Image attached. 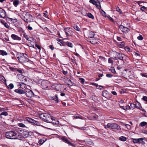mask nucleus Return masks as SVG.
Masks as SVG:
<instances>
[{"label":"nucleus","mask_w":147,"mask_h":147,"mask_svg":"<svg viewBox=\"0 0 147 147\" xmlns=\"http://www.w3.org/2000/svg\"><path fill=\"white\" fill-rule=\"evenodd\" d=\"M17 125L19 127H25L26 126L24 124L22 123H19L17 124Z\"/></svg>","instance_id":"obj_28"},{"label":"nucleus","mask_w":147,"mask_h":147,"mask_svg":"<svg viewBox=\"0 0 147 147\" xmlns=\"http://www.w3.org/2000/svg\"><path fill=\"white\" fill-rule=\"evenodd\" d=\"M6 16L5 11L1 8H0V17L4 18Z\"/></svg>","instance_id":"obj_15"},{"label":"nucleus","mask_w":147,"mask_h":147,"mask_svg":"<svg viewBox=\"0 0 147 147\" xmlns=\"http://www.w3.org/2000/svg\"><path fill=\"white\" fill-rule=\"evenodd\" d=\"M27 28L28 29L30 30H31L32 29V27L29 26H28L27 27Z\"/></svg>","instance_id":"obj_55"},{"label":"nucleus","mask_w":147,"mask_h":147,"mask_svg":"<svg viewBox=\"0 0 147 147\" xmlns=\"http://www.w3.org/2000/svg\"><path fill=\"white\" fill-rule=\"evenodd\" d=\"M146 9V7L143 6L141 7L140 9L142 11H144Z\"/></svg>","instance_id":"obj_50"},{"label":"nucleus","mask_w":147,"mask_h":147,"mask_svg":"<svg viewBox=\"0 0 147 147\" xmlns=\"http://www.w3.org/2000/svg\"><path fill=\"white\" fill-rule=\"evenodd\" d=\"M0 55L3 56L7 55V53L4 51L0 50Z\"/></svg>","instance_id":"obj_22"},{"label":"nucleus","mask_w":147,"mask_h":147,"mask_svg":"<svg viewBox=\"0 0 147 147\" xmlns=\"http://www.w3.org/2000/svg\"><path fill=\"white\" fill-rule=\"evenodd\" d=\"M8 87L9 88L12 89L14 87V86L11 83L9 85Z\"/></svg>","instance_id":"obj_38"},{"label":"nucleus","mask_w":147,"mask_h":147,"mask_svg":"<svg viewBox=\"0 0 147 147\" xmlns=\"http://www.w3.org/2000/svg\"><path fill=\"white\" fill-rule=\"evenodd\" d=\"M125 49L126 51H129L130 49L129 47H126L124 48Z\"/></svg>","instance_id":"obj_48"},{"label":"nucleus","mask_w":147,"mask_h":147,"mask_svg":"<svg viewBox=\"0 0 147 147\" xmlns=\"http://www.w3.org/2000/svg\"><path fill=\"white\" fill-rule=\"evenodd\" d=\"M144 140V138H143L133 139V142L134 143H140L143 142Z\"/></svg>","instance_id":"obj_14"},{"label":"nucleus","mask_w":147,"mask_h":147,"mask_svg":"<svg viewBox=\"0 0 147 147\" xmlns=\"http://www.w3.org/2000/svg\"><path fill=\"white\" fill-rule=\"evenodd\" d=\"M51 98L52 100H55L57 103H58L59 102L57 96V95H55V96L52 97Z\"/></svg>","instance_id":"obj_21"},{"label":"nucleus","mask_w":147,"mask_h":147,"mask_svg":"<svg viewBox=\"0 0 147 147\" xmlns=\"http://www.w3.org/2000/svg\"><path fill=\"white\" fill-rule=\"evenodd\" d=\"M117 39L119 41H121V38L120 37H117Z\"/></svg>","instance_id":"obj_57"},{"label":"nucleus","mask_w":147,"mask_h":147,"mask_svg":"<svg viewBox=\"0 0 147 147\" xmlns=\"http://www.w3.org/2000/svg\"><path fill=\"white\" fill-rule=\"evenodd\" d=\"M19 135H20L21 136L20 137H19V139L22 138V137L27 138L29 135V132L28 131H24L23 134L20 133V132H22V131L19 130Z\"/></svg>","instance_id":"obj_10"},{"label":"nucleus","mask_w":147,"mask_h":147,"mask_svg":"<svg viewBox=\"0 0 147 147\" xmlns=\"http://www.w3.org/2000/svg\"><path fill=\"white\" fill-rule=\"evenodd\" d=\"M51 122H49V123H53L54 125H57L59 124V122L57 120H55L53 119V117L51 118Z\"/></svg>","instance_id":"obj_19"},{"label":"nucleus","mask_w":147,"mask_h":147,"mask_svg":"<svg viewBox=\"0 0 147 147\" xmlns=\"http://www.w3.org/2000/svg\"><path fill=\"white\" fill-rule=\"evenodd\" d=\"M39 117L44 121L49 123L51 121V118L53 117L49 114L42 113L39 115Z\"/></svg>","instance_id":"obj_4"},{"label":"nucleus","mask_w":147,"mask_h":147,"mask_svg":"<svg viewBox=\"0 0 147 147\" xmlns=\"http://www.w3.org/2000/svg\"><path fill=\"white\" fill-rule=\"evenodd\" d=\"M89 2L90 3H92L94 5H95V4H96V1H95L94 0H90L89 1Z\"/></svg>","instance_id":"obj_43"},{"label":"nucleus","mask_w":147,"mask_h":147,"mask_svg":"<svg viewBox=\"0 0 147 147\" xmlns=\"http://www.w3.org/2000/svg\"><path fill=\"white\" fill-rule=\"evenodd\" d=\"M116 55L118 57V59L121 60H123V57L122 56L124 55L122 53H119L117 52H116Z\"/></svg>","instance_id":"obj_20"},{"label":"nucleus","mask_w":147,"mask_h":147,"mask_svg":"<svg viewBox=\"0 0 147 147\" xmlns=\"http://www.w3.org/2000/svg\"><path fill=\"white\" fill-rule=\"evenodd\" d=\"M92 85H94V86H95L96 87H98V86L99 87H101L102 88H104V87L103 86H98V84H96V83H92Z\"/></svg>","instance_id":"obj_36"},{"label":"nucleus","mask_w":147,"mask_h":147,"mask_svg":"<svg viewBox=\"0 0 147 147\" xmlns=\"http://www.w3.org/2000/svg\"><path fill=\"white\" fill-rule=\"evenodd\" d=\"M107 92L104 91L102 92V96L105 98H107Z\"/></svg>","instance_id":"obj_32"},{"label":"nucleus","mask_w":147,"mask_h":147,"mask_svg":"<svg viewBox=\"0 0 147 147\" xmlns=\"http://www.w3.org/2000/svg\"><path fill=\"white\" fill-rule=\"evenodd\" d=\"M108 63H111L112 65L113 64V60L112 59V58H110L108 59Z\"/></svg>","instance_id":"obj_40"},{"label":"nucleus","mask_w":147,"mask_h":147,"mask_svg":"<svg viewBox=\"0 0 147 147\" xmlns=\"http://www.w3.org/2000/svg\"><path fill=\"white\" fill-rule=\"evenodd\" d=\"M140 6H142V2L141 1H139L136 2Z\"/></svg>","instance_id":"obj_49"},{"label":"nucleus","mask_w":147,"mask_h":147,"mask_svg":"<svg viewBox=\"0 0 147 147\" xmlns=\"http://www.w3.org/2000/svg\"><path fill=\"white\" fill-rule=\"evenodd\" d=\"M79 80L80 81V82L82 84H83L85 81V80L84 79L82 78H79Z\"/></svg>","instance_id":"obj_44"},{"label":"nucleus","mask_w":147,"mask_h":147,"mask_svg":"<svg viewBox=\"0 0 147 147\" xmlns=\"http://www.w3.org/2000/svg\"><path fill=\"white\" fill-rule=\"evenodd\" d=\"M134 54L135 56L138 57L139 58L140 57V55L139 53L135 52L134 53Z\"/></svg>","instance_id":"obj_37"},{"label":"nucleus","mask_w":147,"mask_h":147,"mask_svg":"<svg viewBox=\"0 0 147 147\" xmlns=\"http://www.w3.org/2000/svg\"><path fill=\"white\" fill-rule=\"evenodd\" d=\"M106 76L108 78H111L113 77V75L111 74H107Z\"/></svg>","instance_id":"obj_47"},{"label":"nucleus","mask_w":147,"mask_h":147,"mask_svg":"<svg viewBox=\"0 0 147 147\" xmlns=\"http://www.w3.org/2000/svg\"><path fill=\"white\" fill-rule=\"evenodd\" d=\"M119 140L122 141H125L126 140V138L125 137L122 136L119 138Z\"/></svg>","instance_id":"obj_29"},{"label":"nucleus","mask_w":147,"mask_h":147,"mask_svg":"<svg viewBox=\"0 0 147 147\" xmlns=\"http://www.w3.org/2000/svg\"><path fill=\"white\" fill-rule=\"evenodd\" d=\"M17 57L20 63H26V65H28L29 63H30L31 64H32V62L29 60L27 55L26 54L20 53L17 54Z\"/></svg>","instance_id":"obj_1"},{"label":"nucleus","mask_w":147,"mask_h":147,"mask_svg":"<svg viewBox=\"0 0 147 147\" xmlns=\"http://www.w3.org/2000/svg\"><path fill=\"white\" fill-rule=\"evenodd\" d=\"M104 127L105 129L111 128L112 129L120 130L121 128L119 125L113 123H108L107 125H104Z\"/></svg>","instance_id":"obj_5"},{"label":"nucleus","mask_w":147,"mask_h":147,"mask_svg":"<svg viewBox=\"0 0 147 147\" xmlns=\"http://www.w3.org/2000/svg\"><path fill=\"white\" fill-rule=\"evenodd\" d=\"M96 7L98 9H101V6L100 4V2H96V4H95Z\"/></svg>","instance_id":"obj_25"},{"label":"nucleus","mask_w":147,"mask_h":147,"mask_svg":"<svg viewBox=\"0 0 147 147\" xmlns=\"http://www.w3.org/2000/svg\"><path fill=\"white\" fill-rule=\"evenodd\" d=\"M119 28L124 33H127L129 31V28L125 27L122 25H120L119 26Z\"/></svg>","instance_id":"obj_12"},{"label":"nucleus","mask_w":147,"mask_h":147,"mask_svg":"<svg viewBox=\"0 0 147 147\" xmlns=\"http://www.w3.org/2000/svg\"><path fill=\"white\" fill-rule=\"evenodd\" d=\"M66 46L71 48L73 47V46L72 44L71 43L68 42H66Z\"/></svg>","instance_id":"obj_26"},{"label":"nucleus","mask_w":147,"mask_h":147,"mask_svg":"<svg viewBox=\"0 0 147 147\" xmlns=\"http://www.w3.org/2000/svg\"><path fill=\"white\" fill-rule=\"evenodd\" d=\"M124 125L125 126V127L128 129H130L131 128V126L130 125L128 124H124Z\"/></svg>","instance_id":"obj_45"},{"label":"nucleus","mask_w":147,"mask_h":147,"mask_svg":"<svg viewBox=\"0 0 147 147\" xmlns=\"http://www.w3.org/2000/svg\"><path fill=\"white\" fill-rule=\"evenodd\" d=\"M110 70L111 71V72L115 74L116 72L115 70V68L113 67H111L110 69Z\"/></svg>","instance_id":"obj_34"},{"label":"nucleus","mask_w":147,"mask_h":147,"mask_svg":"<svg viewBox=\"0 0 147 147\" xmlns=\"http://www.w3.org/2000/svg\"><path fill=\"white\" fill-rule=\"evenodd\" d=\"M131 74V71L129 69L124 70L123 71V75L124 77L126 79H127L128 78L129 79L132 78Z\"/></svg>","instance_id":"obj_6"},{"label":"nucleus","mask_w":147,"mask_h":147,"mask_svg":"<svg viewBox=\"0 0 147 147\" xmlns=\"http://www.w3.org/2000/svg\"><path fill=\"white\" fill-rule=\"evenodd\" d=\"M20 17L23 20L27 23L31 22L33 20L32 16L28 13L26 11L23 12Z\"/></svg>","instance_id":"obj_3"},{"label":"nucleus","mask_w":147,"mask_h":147,"mask_svg":"<svg viewBox=\"0 0 147 147\" xmlns=\"http://www.w3.org/2000/svg\"><path fill=\"white\" fill-rule=\"evenodd\" d=\"M73 27L77 31H79L80 30V29L79 27L76 25H74Z\"/></svg>","instance_id":"obj_27"},{"label":"nucleus","mask_w":147,"mask_h":147,"mask_svg":"<svg viewBox=\"0 0 147 147\" xmlns=\"http://www.w3.org/2000/svg\"><path fill=\"white\" fill-rule=\"evenodd\" d=\"M27 96L31 98L34 96V94L33 92L29 89H26L25 90V93Z\"/></svg>","instance_id":"obj_8"},{"label":"nucleus","mask_w":147,"mask_h":147,"mask_svg":"<svg viewBox=\"0 0 147 147\" xmlns=\"http://www.w3.org/2000/svg\"><path fill=\"white\" fill-rule=\"evenodd\" d=\"M84 34L85 36L90 38H94V33L92 31H84Z\"/></svg>","instance_id":"obj_9"},{"label":"nucleus","mask_w":147,"mask_h":147,"mask_svg":"<svg viewBox=\"0 0 147 147\" xmlns=\"http://www.w3.org/2000/svg\"><path fill=\"white\" fill-rule=\"evenodd\" d=\"M14 92L19 94H22L25 93V90L22 89H17L14 90Z\"/></svg>","instance_id":"obj_18"},{"label":"nucleus","mask_w":147,"mask_h":147,"mask_svg":"<svg viewBox=\"0 0 147 147\" xmlns=\"http://www.w3.org/2000/svg\"><path fill=\"white\" fill-rule=\"evenodd\" d=\"M142 132L144 134H147V130H144Z\"/></svg>","instance_id":"obj_64"},{"label":"nucleus","mask_w":147,"mask_h":147,"mask_svg":"<svg viewBox=\"0 0 147 147\" xmlns=\"http://www.w3.org/2000/svg\"><path fill=\"white\" fill-rule=\"evenodd\" d=\"M88 16L92 19H93L94 18V16L90 13H87V15Z\"/></svg>","instance_id":"obj_30"},{"label":"nucleus","mask_w":147,"mask_h":147,"mask_svg":"<svg viewBox=\"0 0 147 147\" xmlns=\"http://www.w3.org/2000/svg\"><path fill=\"white\" fill-rule=\"evenodd\" d=\"M4 25L7 28H9V27L7 23H4Z\"/></svg>","instance_id":"obj_52"},{"label":"nucleus","mask_w":147,"mask_h":147,"mask_svg":"<svg viewBox=\"0 0 147 147\" xmlns=\"http://www.w3.org/2000/svg\"><path fill=\"white\" fill-rule=\"evenodd\" d=\"M47 11H45L44 13V16L46 17L47 16Z\"/></svg>","instance_id":"obj_53"},{"label":"nucleus","mask_w":147,"mask_h":147,"mask_svg":"<svg viewBox=\"0 0 147 147\" xmlns=\"http://www.w3.org/2000/svg\"><path fill=\"white\" fill-rule=\"evenodd\" d=\"M0 115L7 116L8 115V113L4 111L3 112H2L1 114H0Z\"/></svg>","instance_id":"obj_42"},{"label":"nucleus","mask_w":147,"mask_h":147,"mask_svg":"<svg viewBox=\"0 0 147 147\" xmlns=\"http://www.w3.org/2000/svg\"><path fill=\"white\" fill-rule=\"evenodd\" d=\"M64 30L67 37L68 36H71L73 35L74 32L72 31L71 28L69 27H67L65 28Z\"/></svg>","instance_id":"obj_7"},{"label":"nucleus","mask_w":147,"mask_h":147,"mask_svg":"<svg viewBox=\"0 0 147 147\" xmlns=\"http://www.w3.org/2000/svg\"><path fill=\"white\" fill-rule=\"evenodd\" d=\"M62 72H63V73L65 75H66V74L67 73V71H65L63 70L62 71Z\"/></svg>","instance_id":"obj_58"},{"label":"nucleus","mask_w":147,"mask_h":147,"mask_svg":"<svg viewBox=\"0 0 147 147\" xmlns=\"http://www.w3.org/2000/svg\"><path fill=\"white\" fill-rule=\"evenodd\" d=\"M90 42L92 44H94L97 43L96 41V39L95 38H94L92 39V40L90 41Z\"/></svg>","instance_id":"obj_31"},{"label":"nucleus","mask_w":147,"mask_h":147,"mask_svg":"<svg viewBox=\"0 0 147 147\" xmlns=\"http://www.w3.org/2000/svg\"><path fill=\"white\" fill-rule=\"evenodd\" d=\"M68 85L70 86H72L73 85V83L69 79L68 80Z\"/></svg>","instance_id":"obj_33"},{"label":"nucleus","mask_w":147,"mask_h":147,"mask_svg":"<svg viewBox=\"0 0 147 147\" xmlns=\"http://www.w3.org/2000/svg\"><path fill=\"white\" fill-rule=\"evenodd\" d=\"M19 0H15L13 1V4L15 7H17L19 5Z\"/></svg>","instance_id":"obj_23"},{"label":"nucleus","mask_w":147,"mask_h":147,"mask_svg":"<svg viewBox=\"0 0 147 147\" xmlns=\"http://www.w3.org/2000/svg\"><path fill=\"white\" fill-rule=\"evenodd\" d=\"M74 117L76 119L79 118L82 119H83V118L82 116L79 115H77L76 116H75Z\"/></svg>","instance_id":"obj_35"},{"label":"nucleus","mask_w":147,"mask_h":147,"mask_svg":"<svg viewBox=\"0 0 147 147\" xmlns=\"http://www.w3.org/2000/svg\"><path fill=\"white\" fill-rule=\"evenodd\" d=\"M117 10L118 12H119L120 13H121V10L120 9H119V8L117 9Z\"/></svg>","instance_id":"obj_63"},{"label":"nucleus","mask_w":147,"mask_h":147,"mask_svg":"<svg viewBox=\"0 0 147 147\" xmlns=\"http://www.w3.org/2000/svg\"><path fill=\"white\" fill-rule=\"evenodd\" d=\"M142 99L146 101H147V97L146 96H143Z\"/></svg>","instance_id":"obj_51"},{"label":"nucleus","mask_w":147,"mask_h":147,"mask_svg":"<svg viewBox=\"0 0 147 147\" xmlns=\"http://www.w3.org/2000/svg\"><path fill=\"white\" fill-rule=\"evenodd\" d=\"M35 46L38 49H40V47L38 45H36Z\"/></svg>","instance_id":"obj_62"},{"label":"nucleus","mask_w":147,"mask_h":147,"mask_svg":"<svg viewBox=\"0 0 147 147\" xmlns=\"http://www.w3.org/2000/svg\"><path fill=\"white\" fill-rule=\"evenodd\" d=\"M111 93L113 94L114 95H116L117 94L116 92L115 91H112V92Z\"/></svg>","instance_id":"obj_60"},{"label":"nucleus","mask_w":147,"mask_h":147,"mask_svg":"<svg viewBox=\"0 0 147 147\" xmlns=\"http://www.w3.org/2000/svg\"><path fill=\"white\" fill-rule=\"evenodd\" d=\"M57 40L59 42H60V45H61V43H62L63 42V41L62 40H61V39H57Z\"/></svg>","instance_id":"obj_56"},{"label":"nucleus","mask_w":147,"mask_h":147,"mask_svg":"<svg viewBox=\"0 0 147 147\" xmlns=\"http://www.w3.org/2000/svg\"><path fill=\"white\" fill-rule=\"evenodd\" d=\"M137 38L138 40H141L143 39V37L141 35H140L137 37Z\"/></svg>","instance_id":"obj_41"},{"label":"nucleus","mask_w":147,"mask_h":147,"mask_svg":"<svg viewBox=\"0 0 147 147\" xmlns=\"http://www.w3.org/2000/svg\"><path fill=\"white\" fill-rule=\"evenodd\" d=\"M141 75L143 77H145L147 78V73H141Z\"/></svg>","instance_id":"obj_46"},{"label":"nucleus","mask_w":147,"mask_h":147,"mask_svg":"<svg viewBox=\"0 0 147 147\" xmlns=\"http://www.w3.org/2000/svg\"><path fill=\"white\" fill-rule=\"evenodd\" d=\"M99 58L100 59H105V58L102 56H99Z\"/></svg>","instance_id":"obj_61"},{"label":"nucleus","mask_w":147,"mask_h":147,"mask_svg":"<svg viewBox=\"0 0 147 147\" xmlns=\"http://www.w3.org/2000/svg\"><path fill=\"white\" fill-rule=\"evenodd\" d=\"M61 44H62V45H63V46H66V42H63L62 43H61Z\"/></svg>","instance_id":"obj_59"},{"label":"nucleus","mask_w":147,"mask_h":147,"mask_svg":"<svg viewBox=\"0 0 147 147\" xmlns=\"http://www.w3.org/2000/svg\"><path fill=\"white\" fill-rule=\"evenodd\" d=\"M138 106L136 107V108L139 109H140L141 108H142L141 106V105L140 104V103H139V102H138Z\"/></svg>","instance_id":"obj_54"},{"label":"nucleus","mask_w":147,"mask_h":147,"mask_svg":"<svg viewBox=\"0 0 147 147\" xmlns=\"http://www.w3.org/2000/svg\"><path fill=\"white\" fill-rule=\"evenodd\" d=\"M25 120L29 122L34 123L36 125H38L39 124V123L38 122V121H37L34 120L32 119H31L29 117H26L25 119Z\"/></svg>","instance_id":"obj_13"},{"label":"nucleus","mask_w":147,"mask_h":147,"mask_svg":"<svg viewBox=\"0 0 147 147\" xmlns=\"http://www.w3.org/2000/svg\"><path fill=\"white\" fill-rule=\"evenodd\" d=\"M11 37L14 40H20L21 39L20 37H19L18 36L15 34H12L11 35Z\"/></svg>","instance_id":"obj_17"},{"label":"nucleus","mask_w":147,"mask_h":147,"mask_svg":"<svg viewBox=\"0 0 147 147\" xmlns=\"http://www.w3.org/2000/svg\"><path fill=\"white\" fill-rule=\"evenodd\" d=\"M23 36L26 39L28 40L29 41V38H28V36L26 34V33H24L23 34Z\"/></svg>","instance_id":"obj_39"},{"label":"nucleus","mask_w":147,"mask_h":147,"mask_svg":"<svg viewBox=\"0 0 147 147\" xmlns=\"http://www.w3.org/2000/svg\"><path fill=\"white\" fill-rule=\"evenodd\" d=\"M61 139L64 142L68 144L69 145H70L71 146H73L75 147V145L72 143H71L67 139L66 137L64 136H62L61 138Z\"/></svg>","instance_id":"obj_11"},{"label":"nucleus","mask_w":147,"mask_h":147,"mask_svg":"<svg viewBox=\"0 0 147 147\" xmlns=\"http://www.w3.org/2000/svg\"><path fill=\"white\" fill-rule=\"evenodd\" d=\"M120 107L122 108L125 110H128L130 109H131L130 107H129L128 105H127L125 107L124 106H121Z\"/></svg>","instance_id":"obj_24"},{"label":"nucleus","mask_w":147,"mask_h":147,"mask_svg":"<svg viewBox=\"0 0 147 147\" xmlns=\"http://www.w3.org/2000/svg\"><path fill=\"white\" fill-rule=\"evenodd\" d=\"M48 83V81L47 80H43L41 82V85L44 88H45L48 87L47 84Z\"/></svg>","instance_id":"obj_16"},{"label":"nucleus","mask_w":147,"mask_h":147,"mask_svg":"<svg viewBox=\"0 0 147 147\" xmlns=\"http://www.w3.org/2000/svg\"><path fill=\"white\" fill-rule=\"evenodd\" d=\"M19 131H11L7 132L5 134L6 138L11 139H19L21 136L19 135Z\"/></svg>","instance_id":"obj_2"}]
</instances>
